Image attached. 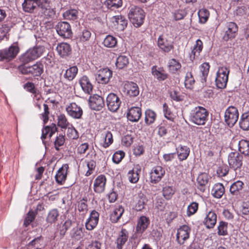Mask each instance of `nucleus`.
Listing matches in <instances>:
<instances>
[{"label": "nucleus", "mask_w": 249, "mask_h": 249, "mask_svg": "<svg viewBox=\"0 0 249 249\" xmlns=\"http://www.w3.org/2000/svg\"><path fill=\"white\" fill-rule=\"evenodd\" d=\"M208 115L209 112L205 108L199 106L192 110L190 120L197 125H204L208 120Z\"/></svg>", "instance_id": "obj_1"}, {"label": "nucleus", "mask_w": 249, "mask_h": 249, "mask_svg": "<svg viewBox=\"0 0 249 249\" xmlns=\"http://www.w3.org/2000/svg\"><path fill=\"white\" fill-rule=\"evenodd\" d=\"M44 51L43 46H36L31 48L20 56V60L23 63H28L40 57Z\"/></svg>", "instance_id": "obj_2"}, {"label": "nucleus", "mask_w": 249, "mask_h": 249, "mask_svg": "<svg viewBox=\"0 0 249 249\" xmlns=\"http://www.w3.org/2000/svg\"><path fill=\"white\" fill-rule=\"evenodd\" d=\"M128 16L135 26L139 27L143 22L145 15L143 9L138 6L133 5L130 7Z\"/></svg>", "instance_id": "obj_3"}, {"label": "nucleus", "mask_w": 249, "mask_h": 249, "mask_svg": "<svg viewBox=\"0 0 249 249\" xmlns=\"http://www.w3.org/2000/svg\"><path fill=\"white\" fill-rule=\"evenodd\" d=\"M38 5L39 12L46 18H53L55 15L54 8L50 5V0H35Z\"/></svg>", "instance_id": "obj_4"}, {"label": "nucleus", "mask_w": 249, "mask_h": 249, "mask_svg": "<svg viewBox=\"0 0 249 249\" xmlns=\"http://www.w3.org/2000/svg\"><path fill=\"white\" fill-rule=\"evenodd\" d=\"M239 118L238 109L234 106L229 107L225 111L224 120L229 127H232L237 122Z\"/></svg>", "instance_id": "obj_5"}, {"label": "nucleus", "mask_w": 249, "mask_h": 249, "mask_svg": "<svg viewBox=\"0 0 249 249\" xmlns=\"http://www.w3.org/2000/svg\"><path fill=\"white\" fill-rule=\"evenodd\" d=\"M229 72V68L227 67L219 68L216 73L215 79V83L217 88L224 89L226 87Z\"/></svg>", "instance_id": "obj_6"}, {"label": "nucleus", "mask_w": 249, "mask_h": 249, "mask_svg": "<svg viewBox=\"0 0 249 249\" xmlns=\"http://www.w3.org/2000/svg\"><path fill=\"white\" fill-rule=\"evenodd\" d=\"M158 46L164 53H168L174 49V42L171 37L167 35H162L158 38Z\"/></svg>", "instance_id": "obj_7"}, {"label": "nucleus", "mask_w": 249, "mask_h": 249, "mask_svg": "<svg viewBox=\"0 0 249 249\" xmlns=\"http://www.w3.org/2000/svg\"><path fill=\"white\" fill-rule=\"evenodd\" d=\"M18 52L17 44H13L8 49L0 51V61L9 62L15 58Z\"/></svg>", "instance_id": "obj_8"}, {"label": "nucleus", "mask_w": 249, "mask_h": 249, "mask_svg": "<svg viewBox=\"0 0 249 249\" xmlns=\"http://www.w3.org/2000/svg\"><path fill=\"white\" fill-rule=\"evenodd\" d=\"M21 73L23 74H31L34 76H39L43 72V66L42 63L37 62L30 67L20 66L19 67Z\"/></svg>", "instance_id": "obj_9"}, {"label": "nucleus", "mask_w": 249, "mask_h": 249, "mask_svg": "<svg viewBox=\"0 0 249 249\" xmlns=\"http://www.w3.org/2000/svg\"><path fill=\"white\" fill-rule=\"evenodd\" d=\"M238 29V26L235 23L233 22H227L225 25L224 33L222 37L223 39L225 41H228L234 38L236 36Z\"/></svg>", "instance_id": "obj_10"}, {"label": "nucleus", "mask_w": 249, "mask_h": 249, "mask_svg": "<svg viewBox=\"0 0 249 249\" xmlns=\"http://www.w3.org/2000/svg\"><path fill=\"white\" fill-rule=\"evenodd\" d=\"M243 156L238 152H231L228 156V163L230 167L236 170L242 165Z\"/></svg>", "instance_id": "obj_11"}, {"label": "nucleus", "mask_w": 249, "mask_h": 249, "mask_svg": "<svg viewBox=\"0 0 249 249\" xmlns=\"http://www.w3.org/2000/svg\"><path fill=\"white\" fill-rule=\"evenodd\" d=\"M191 228L187 225L180 226L177 231L176 240L180 245H183L189 238L191 233Z\"/></svg>", "instance_id": "obj_12"}, {"label": "nucleus", "mask_w": 249, "mask_h": 249, "mask_svg": "<svg viewBox=\"0 0 249 249\" xmlns=\"http://www.w3.org/2000/svg\"><path fill=\"white\" fill-rule=\"evenodd\" d=\"M55 28L57 34L62 37L69 38L71 36V27L68 22H59L56 26Z\"/></svg>", "instance_id": "obj_13"}, {"label": "nucleus", "mask_w": 249, "mask_h": 249, "mask_svg": "<svg viewBox=\"0 0 249 249\" xmlns=\"http://www.w3.org/2000/svg\"><path fill=\"white\" fill-rule=\"evenodd\" d=\"M165 174L164 169L161 166L154 167L151 170L150 179L151 183H157L161 180Z\"/></svg>", "instance_id": "obj_14"}, {"label": "nucleus", "mask_w": 249, "mask_h": 249, "mask_svg": "<svg viewBox=\"0 0 249 249\" xmlns=\"http://www.w3.org/2000/svg\"><path fill=\"white\" fill-rule=\"evenodd\" d=\"M107 105L109 110L116 111L121 103L119 98L114 93H109L106 99Z\"/></svg>", "instance_id": "obj_15"}, {"label": "nucleus", "mask_w": 249, "mask_h": 249, "mask_svg": "<svg viewBox=\"0 0 249 249\" xmlns=\"http://www.w3.org/2000/svg\"><path fill=\"white\" fill-rule=\"evenodd\" d=\"M89 104L91 109L98 111L101 110L105 106L103 98L97 94H94L90 96L89 99Z\"/></svg>", "instance_id": "obj_16"}, {"label": "nucleus", "mask_w": 249, "mask_h": 249, "mask_svg": "<svg viewBox=\"0 0 249 249\" xmlns=\"http://www.w3.org/2000/svg\"><path fill=\"white\" fill-rule=\"evenodd\" d=\"M66 110L69 116L74 119H80L83 114L82 108L75 103L69 104L66 107Z\"/></svg>", "instance_id": "obj_17"}, {"label": "nucleus", "mask_w": 249, "mask_h": 249, "mask_svg": "<svg viewBox=\"0 0 249 249\" xmlns=\"http://www.w3.org/2000/svg\"><path fill=\"white\" fill-rule=\"evenodd\" d=\"M112 77V71L107 68L100 69L98 71L96 75V80L101 84L108 83Z\"/></svg>", "instance_id": "obj_18"}, {"label": "nucleus", "mask_w": 249, "mask_h": 249, "mask_svg": "<svg viewBox=\"0 0 249 249\" xmlns=\"http://www.w3.org/2000/svg\"><path fill=\"white\" fill-rule=\"evenodd\" d=\"M150 223L149 217L142 215L137 220L136 226V232L138 234L143 233L148 227Z\"/></svg>", "instance_id": "obj_19"}, {"label": "nucleus", "mask_w": 249, "mask_h": 249, "mask_svg": "<svg viewBox=\"0 0 249 249\" xmlns=\"http://www.w3.org/2000/svg\"><path fill=\"white\" fill-rule=\"evenodd\" d=\"M124 92L130 97H136L139 95L140 91L136 83L127 82L124 84Z\"/></svg>", "instance_id": "obj_20"}, {"label": "nucleus", "mask_w": 249, "mask_h": 249, "mask_svg": "<svg viewBox=\"0 0 249 249\" xmlns=\"http://www.w3.org/2000/svg\"><path fill=\"white\" fill-rule=\"evenodd\" d=\"M142 116V109L138 107H134L128 109L127 113V118L132 122H137Z\"/></svg>", "instance_id": "obj_21"}, {"label": "nucleus", "mask_w": 249, "mask_h": 249, "mask_svg": "<svg viewBox=\"0 0 249 249\" xmlns=\"http://www.w3.org/2000/svg\"><path fill=\"white\" fill-rule=\"evenodd\" d=\"M128 231L126 229L123 228L121 229V231L118 233L115 242L117 249H123L124 245L128 240Z\"/></svg>", "instance_id": "obj_22"}, {"label": "nucleus", "mask_w": 249, "mask_h": 249, "mask_svg": "<svg viewBox=\"0 0 249 249\" xmlns=\"http://www.w3.org/2000/svg\"><path fill=\"white\" fill-rule=\"evenodd\" d=\"M110 20L119 31H123L127 25V20L121 15L113 16Z\"/></svg>", "instance_id": "obj_23"}, {"label": "nucleus", "mask_w": 249, "mask_h": 249, "mask_svg": "<svg viewBox=\"0 0 249 249\" xmlns=\"http://www.w3.org/2000/svg\"><path fill=\"white\" fill-rule=\"evenodd\" d=\"M106 178L104 175L98 176L94 181V191L97 193H101L105 190Z\"/></svg>", "instance_id": "obj_24"}, {"label": "nucleus", "mask_w": 249, "mask_h": 249, "mask_svg": "<svg viewBox=\"0 0 249 249\" xmlns=\"http://www.w3.org/2000/svg\"><path fill=\"white\" fill-rule=\"evenodd\" d=\"M217 221V215L213 211L209 212L203 221L204 225L207 229H212L214 227Z\"/></svg>", "instance_id": "obj_25"}, {"label": "nucleus", "mask_w": 249, "mask_h": 249, "mask_svg": "<svg viewBox=\"0 0 249 249\" xmlns=\"http://www.w3.org/2000/svg\"><path fill=\"white\" fill-rule=\"evenodd\" d=\"M141 172V167L137 164L128 173V178L129 181L132 183H137L140 178V174Z\"/></svg>", "instance_id": "obj_26"}, {"label": "nucleus", "mask_w": 249, "mask_h": 249, "mask_svg": "<svg viewBox=\"0 0 249 249\" xmlns=\"http://www.w3.org/2000/svg\"><path fill=\"white\" fill-rule=\"evenodd\" d=\"M210 178V176L206 173H202L199 174L196 179L198 184V189L202 192L206 190V186L208 183Z\"/></svg>", "instance_id": "obj_27"}, {"label": "nucleus", "mask_w": 249, "mask_h": 249, "mask_svg": "<svg viewBox=\"0 0 249 249\" xmlns=\"http://www.w3.org/2000/svg\"><path fill=\"white\" fill-rule=\"evenodd\" d=\"M69 168L68 164H65L59 169L55 176L56 181L59 184H62V183L66 180L67 171Z\"/></svg>", "instance_id": "obj_28"}, {"label": "nucleus", "mask_w": 249, "mask_h": 249, "mask_svg": "<svg viewBox=\"0 0 249 249\" xmlns=\"http://www.w3.org/2000/svg\"><path fill=\"white\" fill-rule=\"evenodd\" d=\"M79 83L83 90L85 93L88 94L90 93L92 90L93 86L87 76H83L79 80Z\"/></svg>", "instance_id": "obj_29"}, {"label": "nucleus", "mask_w": 249, "mask_h": 249, "mask_svg": "<svg viewBox=\"0 0 249 249\" xmlns=\"http://www.w3.org/2000/svg\"><path fill=\"white\" fill-rule=\"evenodd\" d=\"M152 73L159 81H163L168 77V74L165 72L164 70L162 68H158L156 66L152 67Z\"/></svg>", "instance_id": "obj_30"}, {"label": "nucleus", "mask_w": 249, "mask_h": 249, "mask_svg": "<svg viewBox=\"0 0 249 249\" xmlns=\"http://www.w3.org/2000/svg\"><path fill=\"white\" fill-rule=\"evenodd\" d=\"M56 51L61 57L68 56L71 51L70 45L67 43H60L56 47Z\"/></svg>", "instance_id": "obj_31"}, {"label": "nucleus", "mask_w": 249, "mask_h": 249, "mask_svg": "<svg viewBox=\"0 0 249 249\" xmlns=\"http://www.w3.org/2000/svg\"><path fill=\"white\" fill-rule=\"evenodd\" d=\"M203 49V43L200 39L196 41V44L190 55V60L193 61L196 57H198Z\"/></svg>", "instance_id": "obj_32"}, {"label": "nucleus", "mask_w": 249, "mask_h": 249, "mask_svg": "<svg viewBox=\"0 0 249 249\" xmlns=\"http://www.w3.org/2000/svg\"><path fill=\"white\" fill-rule=\"evenodd\" d=\"M22 5L23 10L28 13H32L38 8V5L35 0H24Z\"/></svg>", "instance_id": "obj_33"}, {"label": "nucleus", "mask_w": 249, "mask_h": 249, "mask_svg": "<svg viewBox=\"0 0 249 249\" xmlns=\"http://www.w3.org/2000/svg\"><path fill=\"white\" fill-rule=\"evenodd\" d=\"M124 212V209L122 206H118L114 209L110 214V219L112 223H117Z\"/></svg>", "instance_id": "obj_34"}, {"label": "nucleus", "mask_w": 249, "mask_h": 249, "mask_svg": "<svg viewBox=\"0 0 249 249\" xmlns=\"http://www.w3.org/2000/svg\"><path fill=\"white\" fill-rule=\"evenodd\" d=\"M225 193V188L222 184L216 183L213 187L212 190L213 196L217 198H221Z\"/></svg>", "instance_id": "obj_35"}, {"label": "nucleus", "mask_w": 249, "mask_h": 249, "mask_svg": "<svg viewBox=\"0 0 249 249\" xmlns=\"http://www.w3.org/2000/svg\"><path fill=\"white\" fill-rule=\"evenodd\" d=\"M238 150L245 156H249V141L241 140L238 143Z\"/></svg>", "instance_id": "obj_36"}, {"label": "nucleus", "mask_w": 249, "mask_h": 249, "mask_svg": "<svg viewBox=\"0 0 249 249\" xmlns=\"http://www.w3.org/2000/svg\"><path fill=\"white\" fill-rule=\"evenodd\" d=\"M78 68L76 66H72L67 69L64 74V77L69 81L72 80L76 76Z\"/></svg>", "instance_id": "obj_37"}, {"label": "nucleus", "mask_w": 249, "mask_h": 249, "mask_svg": "<svg viewBox=\"0 0 249 249\" xmlns=\"http://www.w3.org/2000/svg\"><path fill=\"white\" fill-rule=\"evenodd\" d=\"M168 67L170 72L175 73L180 69L181 65L178 60L173 58L169 60Z\"/></svg>", "instance_id": "obj_38"}, {"label": "nucleus", "mask_w": 249, "mask_h": 249, "mask_svg": "<svg viewBox=\"0 0 249 249\" xmlns=\"http://www.w3.org/2000/svg\"><path fill=\"white\" fill-rule=\"evenodd\" d=\"M147 199L142 194L138 195L137 200L135 204V209L137 211H141L144 208Z\"/></svg>", "instance_id": "obj_39"}, {"label": "nucleus", "mask_w": 249, "mask_h": 249, "mask_svg": "<svg viewBox=\"0 0 249 249\" xmlns=\"http://www.w3.org/2000/svg\"><path fill=\"white\" fill-rule=\"evenodd\" d=\"M105 5L111 10H114L122 6V0H106L104 2Z\"/></svg>", "instance_id": "obj_40"}, {"label": "nucleus", "mask_w": 249, "mask_h": 249, "mask_svg": "<svg viewBox=\"0 0 249 249\" xmlns=\"http://www.w3.org/2000/svg\"><path fill=\"white\" fill-rule=\"evenodd\" d=\"M178 149V155L180 160H186L190 153L189 148L186 146L180 145Z\"/></svg>", "instance_id": "obj_41"}, {"label": "nucleus", "mask_w": 249, "mask_h": 249, "mask_svg": "<svg viewBox=\"0 0 249 249\" xmlns=\"http://www.w3.org/2000/svg\"><path fill=\"white\" fill-rule=\"evenodd\" d=\"M59 216V211L57 209H53L49 211L47 218L46 221L50 224H53L56 222Z\"/></svg>", "instance_id": "obj_42"}, {"label": "nucleus", "mask_w": 249, "mask_h": 249, "mask_svg": "<svg viewBox=\"0 0 249 249\" xmlns=\"http://www.w3.org/2000/svg\"><path fill=\"white\" fill-rule=\"evenodd\" d=\"M78 12L75 9H70L65 11L63 16L65 19L76 21L78 19Z\"/></svg>", "instance_id": "obj_43"}, {"label": "nucleus", "mask_w": 249, "mask_h": 249, "mask_svg": "<svg viewBox=\"0 0 249 249\" xmlns=\"http://www.w3.org/2000/svg\"><path fill=\"white\" fill-rule=\"evenodd\" d=\"M56 127L54 124L52 126H46L42 130L41 136L42 141L46 138L47 135L49 136V138H51L56 131Z\"/></svg>", "instance_id": "obj_44"}, {"label": "nucleus", "mask_w": 249, "mask_h": 249, "mask_svg": "<svg viewBox=\"0 0 249 249\" xmlns=\"http://www.w3.org/2000/svg\"><path fill=\"white\" fill-rule=\"evenodd\" d=\"M240 127L244 130H249V112L243 114L241 117Z\"/></svg>", "instance_id": "obj_45"}, {"label": "nucleus", "mask_w": 249, "mask_h": 249, "mask_svg": "<svg viewBox=\"0 0 249 249\" xmlns=\"http://www.w3.org/2000/svg\"><path fill=\"white\" fill-rule=\"evenodd\" d=\"M156 116L157 115L154 111L147 109L145 112V123L147 125L151 124L155 121Z\"/></svg>", "instance_id": "obj_46"}, {"label": "nucleus", "mask_w": 249, "mask_h": 249, "mask_svg": "<svg viewBox=\"0 0 249 249\" xmlns=\"http://www.w3.org/2000/svg\"><path fill=\"white\" fill-rule=\"evenodd\" d=\"M210 69V65L208 63H203L200 67L201 81L202 83L206 82Z\"/></svg>", "instance_id": "obj_47"}, {"label": "nucleus", "mask_w": 249, "mask_h": 249, "mask_svg": "<svg viewBox=\"0 0 249 249\" xmlns=\"http://www.w3.org/2000/svg\"><path fill=\"white\" fill-rule=\"evenodd\" d=\"M103 138L104 140L102 146L104 148L108 147L113 142L112 133L108 131H106L102 134Z\"/></svg>", "instance_id": "obj_48"}, {"label": "nucleus", "mask_w": 249, "mask_h": 249, "mask_svg": "<svg viewBox=\"0 0 249 249\" xmlns=\"http://www.w3.org/2000/svg\"><path fill=\"white\" fill-rule=\"evenodd\" d=\"M57 125L61 128L66 129L69 127L70 124L66 116L63 114H60L57 116Z\"/></svg>", "instance_id": "obj_49"}, {"label": "nucleus", "mask_w": 249, "mask_h": 249, "mask_svg": "<svg viewBox=\"0 0 249 249\" xmlns=\"http://www.w3.org/2000/svg\"><path fill=\"white\" fill-rule=\"evenodd\" d=\"M117 43V39L110 35L107 36L103 42L104 46L108 48L114 47L116 45Z\"/></svg>", "instance_id": "obj_50"}, {"label": "nucleus", "mask_w": 249, "mask_h": 249, "mask_svg": "<svg viewBox=\"0 0 249 249\" xmlns=\"http://www.w3.org/2000/svg\"><path fill=\"white\" fill-rule=\"evenodd\" d=\"M129 63L128 58L124 55L119 56L116 62V65L119 69H122L126 67Z\"/></svg>", "instance_id": "obj_51"}, {"label": "nucleus", "mask_w": 249, "mask_h": 249, "mask_svg": "<svg viewBox=\"0 0 249 249\" xmlns=\"http://www.w3.org/2000/svg\"><path fill=\"white\" fill-rule=\"evenodd\" d=\"M243 183L241 181H237L231 184L230 187V192L232 195H237L238 192L243 188Z\"/></svg>", "instance_id": "obj_52"}, {"label": "nucleus", "mask_w": 249, "mask_h": 249, "mask_svg": "<svg viewBox=\"0 0 249 249\" xmlns=\"http://www.w3.org/2000/svg\"><path fill=\"white\" fill-rule=\"evenodd\" d=\"M65 142V137L62 134H59L55 138L54 142V148L57 151L60 150V147L62 146Z\"/></svg>", "instance_id": "obj_53"}, {"label": "nucleus", "mask_w": 249, "mask_h": 249, "mask_svg": "<svg viewBox=\"0 0 249 249\" xmlns=\"http://www.w3.org/2000/svg\"><path fill=\"white\" fill-rule=\"evenodd\" d=\"M195 80L191 72H187L186 74L184 81L185 86L187 89H191L194 84Z\"/></svg>", "instance_id": "obj_54"}, {"label": "nucleus", "mask_w": 249, "mask_h": 249, "mask_svg": "<svg viewBox=\"0 0 249 249\" xmlns=\"http://www.w3.org/2000/svg\"><path fill=\"white\" fill-rule=\"evenodd\" d=\"M228 224L224 221H220L217 227V234L220 236H225L228 234Z\"/></svg>", "instance_id": "obj_55"}, {"label": "nucleus", "mask_w": 249, "mask_h": 249, "mask_svg": "<svg viewBox=\"0 0 249 249\" xmlns=\"http://www.w3.org/2000/svg\"><path fill=\"white\" fill-rule=\"evenodd\" d=\"M198 15L199 22L201 23H205L209 18V12L205 9H202L199 10Z\"/></svg>", "instance_id": "obj_56"}, {"label": "nucleus", "mask_w": 249, "mask_h": 249, "mask_svg": "<svg viewBox=\"0 0 249 249\" xmlns=\"http://www.w3.org/2000/svg\"><path fill=\"white\" fill-rule=\"evenodd\" d=\"M163 112L164 117L168 120L173 121L174 119V115L169 108L166 103L163 105Z\"/></svg>", "instance_id": "obj_57"}, {"label": "nucleus", "mask_w": 249, "mask_h": 249, "mask_svg": "<svg viewBox=\"0 0 249 249\" xmlns=\"http://www.w3.org/2000/svg\"><path fill=\"white\" fill-rule=\"evenodd\" d=\"M174 193L175 191L173 187L171 186H166L163 188V195L164 197L167 199H170L172 196L174 194Z\"/></svg>", "instance_id": "obj_58"}, {"label": "nucleus", "mask_w": 249, "mask_h": 249, "mask_svg": "<svg viewBox=\"0 0 249 249\" xmlns=\"http://www.w3.org/2000/svg\"><path fill=\"white\" fill-rule=\"evenodd\" d=\"M71 234L72 237L76 239H80L83 236V228L78 227L73 228L71 232Z\"/></svg>", "instance_id": "obj_59"}, {"label": "nucleus", "mask_w": 249, "mask_h": 249, "mask_svg": "<svg viewBox=\"0 0 249 249\" xmlns=\"http://www.w3.org/2000/svg\"><path fill=\"white\" fill-rule=\"evenodd\" d=\"M91 36L90 32L87 29H84L81 33L78 35V39L80 41L85 42L88 40Z\"/></svg>", "instance_id": "obj_60"}, {"label": "nucleus", "mask_w": 249, "mask_h": 249, "mask_svg": "<svg viewBox=\"0 0 249 249\" xmlns=\"http://www.w3.org/2000/svg\"><path fill=\"white\" fill-rule=\"evenodd\" d=\"M72 222L71 220H66L62 226L60 227V234L61 236H63L67 230L71 227Z\"/></svg>", "instance_id": "obj_61"}, {"label": "nucleus", "mask_w": 249, "mask_h": 249, "mask_svg": "<svg viewBox=\"0 0 249 249\" xmlns=\"http://www.w3.org/2000/svg\"><path fill=\"white\" fill-rule=\"evenodd\" d=\"M67 136L69 138L73 140L77 139L79 137L77 131L71 125V127H68Z\"/></svg>", "instance_id": "obj_62"}, {"label": "nucleus", "mask_w": 249, "mask_h": 249, "mask_svg": "<svg viewBox=\"0 0 249 249\" xmlns=\"http://www.w3.org/2000/svg\"><path fill=\"white\" fill-rule=\"evenodd\" d=\"M124 155L125 154L123 151H118L113 154L112 160L114 163L118 164L121 162L122 159L124 158Z\"/></svg>", "instance_id": "obj_63"}, {"label": "nucleus", "mask_w": 249, "mask_h": 249, "mask_svg": "<svg viewBox=\"0 0 249 249\" xmlns=\"http://www.w3.org/2000/svg\"><path fill=\"white\" fill-rule=\"evenodd\" d=\"M35 216L36 213L33 211H30L25 218L24 225L26 227L28 226L34 220Z\"/></svg>", "instance_id": "obj_64"}]
</instances>
